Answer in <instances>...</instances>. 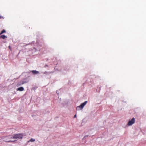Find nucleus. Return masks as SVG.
I'll return each instance as SVG.
<instances>
[{
  "label": "nucleus",
  "instance_id": "6",
  "mask_svg": "<svg viewBox=\"0 0 146 146\" xmlns=\"http://www.w3.org/2000/svg\"><path fill=\"white\" fill-rule=\"evenodd\" d=\"M17 90L19 91H23L24 90V89L23 87H21L18 88Z\"/></svg>",
  "mask_w": 146,
  "mask_h": 146
},
{
  "label": "nucleus",
  "instance_id": "2",
  "mask_svg": "<svg viewBox=\"0 0 146 146\" xmlns=\"http://www.w3.org/2000/svg\"><path fill=\"white\" fill-rule=\"evenodd\" d=\"M13 136V139L16 140L19 139H21L23 138V135L22 133H19L14 134Z\"/></svg>",
  "mask_w": 146,
  "mask_h": 146
},
{
  "label": "nucleus",
  "instance_id": "14",
  "mask_svg": "<svg viewBox=\"0 0 146 146\" xmlns=\"http://www.w3.org/2000/svg\"><path fill=\"white\" fill-rule=\"evenodd\" d=\"M1 16H0V19L1 18Z\"/></svg>",
  "mask_w": 146,
  "mask_h": 146
},
{
  "label": "nucleus",
  "instance_id": "13",
  "mask_svg": "<svg viewBox=\"0 0 146 146\" xmlns=\"http://www.w3.org/2000/svg\"><path fill=\"white\" fill-rule=\"evenodd\" d=\"M88 136H85L84 137H88Z\"/></svg>",
  "mask_w": 146,
  "mask_h": 146
},
{
  "label": "nucleus",
  "instance_id": "12",
  "mask_svg": "<svg viewBox=\"0 0 146 146\" xmlns=\"http://www.w3.org/2000/svg\"><path fill=\"white\" fill-rule=\"evenodd\" d=\"M9 48L11 50V47H10V46H9Z\"/></svg>",
  "mask_w": 146,
  "mask_h": 146
},
{
  "label": "nucleus",
  "instance_id": "9",
  "mask_svg": "<svg viewBox=\"0 0 146 146\" xmlns=\"http://www.w3.org/2000/svg\"><path fill=\"white\" fill-rule=\"evenodd\" d=\"M35 141V139H33L32 138L31 140H30V141H32V142H33V141Z\"/></svg>",
  "mask_w": 146,
  "mask_h": 146
},
{
  "label": "nucleus",
  "instance_id": "11",
  "mask_svg": "<svg viewBox=\"0 0 146 146\" xmlns=\"http://www.w3.org/2000/svg\"><path fill=\"white\" fill-rule=\"evenodd\" d=\"M76 115H74V118H75V117H76Z\"/></svg>",
  "mask_w": 146,
  "mask_h": 146
},
{
  "label": "nucleus",
  "instance_id": "7",
  "mask_svg": "<svg viewBox=\"0 0 146 146\" xmlns=\"http://www.w3.org/2000/svg\"><path fill=\"white\" fill-rule=\"evenodd\" d=\"M0 37L3 39H5V38H7V37L5 35H2L0 36Z\"/></svg>",
  "mask_w": 146,
  "mask_h": 146
},
{
  "label": "nucleus",
  "instance_id": "3",
  "mask_svg": "<svg viewBox=\"0 0 146 146\" xmlns=\"http://www.w3.org/2000/svg\"><path fill=\"white\" fill-rule=\"evenodd\" d=\"M87 102V101H85L84 102L82 103L80 105L77 106L76 108V110H82L84 106L86 105Z\"/></svg>",
  "mask_w": 146,
  "mask_h": 146
},
{
  "label": "nucleus",
  "instance_id": "4",
  "mask_svg": "<svg viewBox=\"0 0 146 146\" xmlns=\"http://www.w3.org/2000/svg\"><path fill=\"white\" fill-rule=\"evenodd\" d=\"M135 122V119L134 118H133L131 119L127 123V125L129 126H130L133 125Z\"/></svg>",
  "mask_w": 146,
  "mask_h": 146
},
{
  "label": "nucleus",
  "instance_id": "5",
  "mask_svg": "<svg viewBox=\"0 0 146 146\" xmlns=\"http://www.w3.org/2000/svg\"><path fill=\"white\" fill-rule=\"evenodd\" d=\"M31 72L34 74H37L39 73V72L38 71L35 70H33L31 71Z\"/></svg>",
  "mask_w": 146,
  "mask_h": 146
},
{
  "label": "nucleus",
  "instance_id": "10",
  "mask_svg": "<svg viewBox=\"0 0 146 146\" xmlns=\"http://www.w3.org/2000/svg\"><path fill=\"white\" fill-rule=\"evenodd\" d=\"M23 83H22V84H19V83H18L17 84V86H19L20 85H21V84H23Z\"/></svg>",
  "mask_w": 146,
  "mask_h": 146
},
{
  "label": "nucleus",
  "instance_id": "1",
  "mask_svg": "<svg viewBox=\"0 0 146 146\" xmlns=\"http://www.w3.org/2000/svg\"><path fill=\"white\" fill-rule=\"evenodd\" d=\"M3 138L4 139V141L6 142H12L16 141V140H11L13 139V136L11 135L5 136Z\"/></svg>",
  "mask_w": 146,
  "mask_h": 146
},
{
  "label": "nucleus",
  "instance_id": "8",
  "mask_svg": "<svg viewBox=\"0 0 146 146\" xmlns=\"http://www.w3.org/2000/svg\"><path fill=\"white\" fill-rule=\"evenodd\" d=\"M5 30L4 29H3L2 31L0 33V35H1L3 33H5Z\"/></svg>",
  "mask_w": 146,
  "mask_h": 146
}]
</instances>
